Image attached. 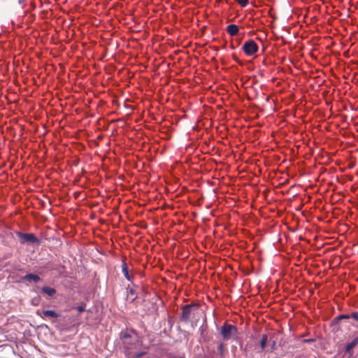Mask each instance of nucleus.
Segmentation results:
<instances>
[{"label":"nucleus","instance_id":"obj_29","mask_svg":"<svg viewBox=\"0 0 358 358\" xmlns=\"http://www.w3.org/2000/svg\"><path fill=\"white\" fill-rule=\"evenodd\" d=\"M231 48L232 50H234V49L236 48V47H235L233 44H231Z\"/></svg>","mask_w":358,"mask_h":358},{"label":"nucleus","instance_id":"obj_19","mask_svg":"<svg viewBox=\"0 0 358 358\" xmlns=\"http://www.w3.org/2000/svg\"><path fill=\"white\" fill-rule=\"evenodd\" d=\"M349 319L352 318L354 320L358 322V311L353 312L351 314H348Z\"/></svg>","mask_w":358,"mask_h":358},{"label":"nucleus","instance_id":"obj_15","mask_svg":"<svg viewBox=\"0 0 358 358\" xmlns=\"http://www.w3.org/2000/svg\"><path fill=\"white\" fill-rule=\"evenodd\" d=\"M347 320L349 319L348 314H341L338 315V316L335 317L333 320L331 321V324H337L339 323V322L342 320Z\"/></svg>","mask_w":358,"mask_h":358},{"label":"nucleus","instance_id":"obj_4","mask_svg":"<svg viewBox=\"0 0 358 358\" xmlns=\"http://www.w3.org/2000/svg\"><path fill=\"white\" fill-rule=\"evenodd\" d=\"M15 234L19 238L21 244H39L41 242L40 239L32 233L15 231Z\"/></svg>","mask_w":358,"mask_h":358},{"label":"nucleus","instance_id":"obj_2","mask_svg":"<svg viewBox=\"0 0 358 358\" xmlns=\"http://www.w3.org/2000/svg\"><path fill=\"white\" fill-rule=\"evenodd\" d=\"M220 334L223 341H229L234 340L239 333L236 326L224 322L220 327Z\"/></svg>","mask_w":358,"mask_h":358},{"label":"nucleus","instance_id":"obj_17","mask_svg":"<svg viewBox=\"0 0 358 358\" xmlns=\"http://www.w3.org/2000/svg\"><path fill=\"white\" fill-rule=\"evenodd\" d=\"M126 289L128 294L134 296L132 301L135 300L138 297V294L134 287H131L130 285H128Z\"/></svg>","mask_w":358,"mask_h":358},{"label":"nucleus","instance_id":"obj_10","mask_svg":"<svg viewBox=\"0 0 358 358\" xmlns=\"http://www.w3.org/2000/svg\"><path fill=\"white\" fill-rule=\"evenodd\" d=\"M199 332L201 338L203 339V341H206L207 340L206 336L208 334V324L206 320L203 321L202 324L200 326L199 329Z\"/></svg>","mask_w":358,"mask_h":358},{"label":"nucleus","instance_id":"obj_11","mask_svg":"<svg viewBox=\"0 0 358 358\" xmlns=\"http://www.w3.org/2000/svg\"><path fill=\"white\" fill-rule=\"evenodd\" d=\"M358 345V336L354 338L351 341L348 342L345 347L346 354H351L352 350Z\"/></svg>","mask_w":358,"mask_h":358},{"label":"nucleus","instance_id":"obj_1","mask_svg":"<svg viewBox=\"0 0 358 358\" xmlns=\"http://www.w3.org/2000/svg\"><path fill=\"white\" fill-rule=\"evenodd\" d=\"M143 336L133 328H127L120 333V339L122 341L124 352L135 350L142 344Z\"/></svg>","mask_w":358,"mask_h":358},{"label":"nucleus","instance_id":"obj_16","mask_svg":"<svg viewBox=\"0 0 358 358\" xmlns=\"http://www.w3.org/2000/svg\"><path fill=\"white\" fill-rule=\"evenodd\" d=\"M268 342V336L266 334H262L261 341L259 342L261 350H264Z\"/></svg>","mask_w":358,"mask_h":358},{"label":"nucleus","instance_id":"obj_14","mask_svg":"<svg viewBox=\"0 0 358 358\" xmlns=\"http://www.w3.org/2000/svg\"><path fill=\"white\" fill-rule=\"evenodd\" d=\"M43 315L44 317H51L53 319H56V318L59 317V314L57 313L54 310H45L43 311Z\"/></svg>","mask_w":358,"mask_h":358},{"label":"nucleus","instance_id":"obj_18","mask_svg":"<svg viewBox=\"0 0 358 358\" xmlns=\"http://www.w3.org/2000/svg\"><path fill=\"white\" fill-rule=\"evenodd\" d=\"M234 341L238 344L239 348L241 351L246 352L247 349L246 347L243 346V342L241 338L236 336L234 338Z\"/></svg>","mask_w":358,"mask_h":358},{"label":"nucleus","instance_id":"obj_6","mask_svg":"<svg viewBox=\"0 0 358 358\" xmlns=\"http://www.w3.org/2000/svg\"><path fill=\"white\" fill-rule=\"evenodd\" d=\"M242 50L247 56H252L259 50V46L252 39L246 41L243 46Z\"/></svg>","mask_w":358,"mask_h":358},{"label":"nucleus","instance_id":"obj_28","mask_svg":"<svg viewBox=\"0 0 358 358\" xmlns=\"http://www.w3.org/2000/svg\"><path fill=\"white\" fill-rule=\"evenodd\" d=\"M236 41H237V44L238 45L241 44V40L240 39H236Z\"/></svg>","mask_w":358,"mask_h":358},{"label":"nucleus","instance_id":"obj_9","mask_svg":"<svg viewBox=\"0 0 358 358\" xmlns=\"http://www.w3.org/2000/svg\"><path fill=\"white\" fill-rule=\"evenodd\" d=\"M226 31L231 36H236L239 34V27L235 24H230L226 27Z\"/></svg>","mask_w":358,"mask_h":358},{"label":"nucleus","instance_id":"obj_7","mask_svg":"<svg viewBox=\"0 0 358 358\" xmlns=\"http://www.w3.org/2000/svg\"><path fill=\"white\" fill-rule=\"evenodd\" d=\"M126 257L122 259V272L124 278L129 281L134 287H138L134 282V276L129 273V267L126 261Z\"/></svg>","mask_w":358,"mask_h":358},{"label":"nucleus","instance_id":"obj_25","mask_svg":"<svg viewBox=\"0 0 358 358\" xmlns=\"http://www.w3.org/2000/svg\"><path fill=\"white\" fill-rule=\"evenodd\" d=\"M275 344H276L275 341H273V343H272V345H271V350H272L275 349Z\"/></svg>","mask_w":358,"mask_h":358},{"label":"nucleus","instance_id":"obj_12","mask_svg":"<svg viewBox=\"0 0 358 358\" xmlns=\"http://www.w3.org/2000/svg\"><path fill=\"white\" fill-rule=\"evenodd\" d=\"M134 350H126L124 354L127 358H141L146 354L145 351H140L134 352Z\"/></svg>","mask_w":358,"mask_h":358},{"label":"nucleus","instance_id":"obj_23","mask_svg":"<svg viewBox=\"0 0 358 358\" xmlns=\"http://www.w3.org/2000/svg\"><path fill=\"white\" fill-rule=\"evenodd\" d=\"M169 358H185V355L184 353H182V355H180V356L178 357H176V356H170Z\"/></svg>","mask_w":358,"mask_h":358},{"label":"nucleus","instance_id":"obj_5","mask_svg":"<svg viewBox=\"0 0 358 358\" xmlns=\"http://www.w3.org/2000/svg\"><path fill=\"white\" fill-rule=\"evenodd\" d=\"M227 348L224 342L217 343V350H208V358H224Z\"/></svg>","mask_w":358,"mask_h":358},{"label":"nucleus","instance_id":"obj_26","mask_svg":"<svg viewBox=\"0 0 358 358\" xmlns=\"http://www.w3.org/2000/svg\"><path fill=\"white\" fill-rule=\"evenodd\" d=\"M24 1H25V0H18L19 4H21V5H23Z\"/></svg>","mask_w":358,"mask_h":358},{"label":"nucleus","instance_id":"obj_22","mask_svg":"<svg viewBox=\"0 0 358 358\" xmlns=\"http://www.w3.org/2000/svg\"><path fill=\"white\" fill-rule=\"evenodd\" d=\"M41 301V299L39 296H37V297H34L32 301H31V303L34 306H38L39 304Z\"/></svg>","mask_w":358,"mask_h":358},{"label":"nucleus","instance_id":"obj_24","mask_svg":"<svg viewBox=\"0 0 358 358\" xmlns=\"http://www.w3.org/2000/svg\"><path fill=\"white\" fill-rule=\"evenodd\" d=\"M313 341H314V340L313 338H308V339H304L303 340L304 343H312Z\"/></svg>","mask_w":358,"mask_h":358},{"label":"nucleus","instance_id":"obj_3","mask_svg":"<svg viewBox=\"0 0 358 358\" xmlns=\"http://www.w3.org/2000/svg\"><path fill=\"white\" fill-rule=\"evenodd\" d=\"M199 308V305L197 303H190L186 304L182 307V313L180 317L181 322L184 323H188L190 321L191 317L194 315L196 310Z\"/></svg>","mask_w":358,"mask_h":358},{"label":"nucleus","instance_id":"obj_13","mask_svg":"<svg viewBox=\"0 0 358 358\" xmlns=\"http://www.w3.org/2000/svg\"><path fill=\"white\" fill-rule=\"evenodd\" d=\"M42 293L47 294L48 296H53L56 294V289L49 286H43L41 287Z\"/></svg>","mask_w":358,"mask_h":358},{"label":"nucleus","instance_id":"obj_8","mask_svg":"<svg viewBox=\"0 0 358 358\" xmlns=\"http://www.w3.org/2000/svg\"><path fill=\"white\" fill-rule=\"evenodd\" d=\"M41 280V277L33 273H28L20 277L19 282L27 283V285L30 283H37Z\"/></svg>","mask_w":358,"mask_h":358},{"label":"nucleus","instance_id":"obj_21","mask_svg":"<svg viewBox=\"0 0 358 358\" xmlns=\"http://www.w3.org/2000/svg\"><path fill=\"white\" fill-rule=\"evenodd\" d=\"M85 307H86V304L85 303H82L78 306H76V310L79 312V313H82L83 311L85 310Z\"/></svg>","mask_w":358,"mask_h":358},{"label":"nucleus","instance_id":"obj_27","mask_svg":"<svg viewBox=\"0 0 358 358\" xmlns=\"http://www.w3.org/2000/svg\"><path fill=\"white\" fill-rule=\"evenodd\" d=\"M236 349V347L234 345L231 346V351L234 352Z\"/></svg>","mask_w":358,"mask_h":358},{"label":"nucleus","instance_id":"obj_20","mask_svg":"<svg viewBox=\"0 0 358 358\" xmlns=\"http://www.w3.org/2000/svg\"><path fill=\"white\" fill-rule=\"evenodd\" d=\"M236 1L241 7H246L249 3V0H236Z\"/></svg>","mask_w":358,"mask_h":358}]
</instances>
